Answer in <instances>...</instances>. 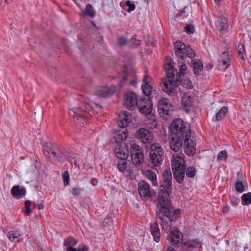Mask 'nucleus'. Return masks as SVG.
<instances>
[{"label":"nucleus","mask_w":251,"mask_h":251,"mask_svg":"<svg viewBox=\"0 0 251 251\" xmlns=\"http://www.w3.org/2000/svg\"><path fill=\"white\" fill-rule=\"evenodd\" d=\"M169 143L171 150L178 151L184 143L185 152L189 156H193L195 153V137L190 126L181 119H176L169 127Z\"/></svg>","instance_id":"f257e3e1"},{"label":"nucleus","mask_w":251,"mask_h":251,"mask_svg":"<svg viewBox=\"0 0 251 251\" xmlns=\"http://www.w3.org/2000/svg\"><path fill=\"white\" fill-rule=\"evenodd\" d=\"M157 206L159 211L156 212V217L161 220L160 223L166 231L171 229V223L176 221L181 213L180 209H175L170 200H164L163 203L157 200Z\"/></svg>","instance_id":"f03ea898"},{"label":"nucleus","mask_w":251,"mask_h":251,"mask_svg":"<svg viewBox=\"0 0 251 251\" xmlns=\"http://www.w3.org/2000/svg\"><path fill=\"white\" fill-rule=\"evenodd\" d=\"M174 49L177 61L179 65V72L178 71L177 78L181 80L182 77H184L187 66L185 65L187 58H193L196 56L195 51L189 45H186L180 40L176 41L174 44Z\"/></svg>","instance_id":"7ed1b4c3"},{"label":"nucleus","mask_w":251,"mask_h":251,"mask_svg":"<svg viewBox=\"0 0 251 251\" xmlns=\"http://www.w3.org/2000/svg\"><path fill=\"white\" fill-rule=\"evenodd\" d=\"M174 61L170 58L169 61L165 66V70L167 77V80L163 82L162 90L169 95L174 96L176 94V88L179 86L180 82L177 78V70L173 65Z\"/></svg>","instance_id":"20e7f679"},{"label":"nucleus","mask_w":251,"mask_h":251,"mask_svg":"<svg viewBox=\"0 0 251 251\" xmlns=\"http://www.w3.org/2000/svg\"><path fill=\"white\" fill-rule=\"evenodd\" d=\"M44 155L49 160L53 155V163H63L66 160L70 159L69 150L64 148H59L56 144L45 143L42 147Z\"/></svg>","instance_id":"39448f33"},{"label":"nucleus","mask_w":251,"mask_h":251,"mask_svg":"<svg viewBox=\"0 0 251 251\" xmlns=\"http://www.w3.org/2000/svg\"><path fill=\"white\" fill-rule=\"evenodd\" d=\"M131 114L127 111H123L118 116L117 123L119 127L122 128L118 130L115 133L113 138L115 139V141L119 144L124 143V140L128 136V132L126 128L128 126V124L131 122Z\"/></svg>","instance_id":"423d86ee"},{"label":"nucleus","mask_w":251,"mask_h":251,"mask_svg":"<svg viewBox=\"0 0 251 251\" xmlns=\"http://www.w3.org/2000/svg\"><path fill=\"white\" fill-rule=\"evenodd\" d=\"M163 183H161L158 192L157 200L163 203L164 200H170L173 191L172 175L170 169L165 170L162 174Z\"/></svg>","instance_id":"0eeeda50"},{"label":"nucleus","mask_w":251,"mask_h":251,"mask_svg":"<svg viewBox=\"0 0 251 251\" xmlns=\"http://www.w3.org/2000/svg\"><path fill=\"white\" fill-rule=\"evenodd\" d=\"M93 33L88 34L84 38L79 40L81 43L84 42V47H81L83 49V54L86 60L90 63L94 59L93 49H94V43L92 39Z\"/></svg>","instance_id":"6e6552de"},{"label":"nucleus","mask_w":251,"mask_h":251,"mask_svg":"<svg viewBox=\"0 0 251 251\" xmlns=\"http://www.w3.org/2000/svg\"><path fill=\"white\" fill-rule=\"evenodd\" d=\"M163 150L158 143L152 144L150 150V162L154 166L160 165L163 161Z\"/></svg>","instance_id":"1a4fd4ad"},{"label":"nucleus","mask_w":251,"mask_h":251,"mask_svg":"<svg viewBox=\"0 0 251 251\" xmlns=\"http://www.w3.org/2000/svg\"><path fill=\"white\" fill-rule=\"evenodd\" d=\"M85 110L80 107H74L72 109H70L69 115L72 116L75 120L76 119L77 121L80 120V121L84 120L85 117L87 118L86 115V113H88L89 116L92 117L93 114H94L93 106L89 103H87L85 104Z\"/></svg>","instance_id":"9d476101"},{"label":"nucleus","mask_w":251,"mask_h":251,"mask_svg":"<svg viewBox=\"0 0 251 251\" xmlns=\"http://www.w3.org/2000/svg\"><path fill=\"white\" fill-rule=\"evenodd\" d=\"M174 106L165 98H162L157 102V110L161 117L167 119V116L173 114Z\"/></svg>","instance_id":"9b49d317"},{"label":"nucleus","mask_w":251,"mask_h":251,"mask_svg":"<svg viewBox=\"0 0 251 251\" xmlns=\"http://www.w3.org/2000/svg\"><path fill=\"white\" fill-rule=\"evenodd\" d=\"M135 137L142 143L150 144L153 139V134L149 129L141 127L134 133Z\"/></svg>","instance_id":"f8f14e48"},{"label":"nucleus","mask_w":251,"mask_h":251,"mask_svg":"<svg viewBox=\"0 0 251 251\" xmlns=\"http://www.w3.org/2000/svg\"><path fill=\"white\" fill-rule=\"evenodd\" d=\"M137 107L139 111L145 115L151 114L152 110V102L151 98H146L145 97L139 98Z\"/></svg>","instance_id":"ddd939ff"},{"label":"nucleus","mask_w":251,"mask_h":251,"mask_svg":"<svg viewBox=\"0 0 251 251\" xmlns=\"http://www.w3.org/2000/svg\"><path fill=\"white\" fill-rule=\"evenodd\" d=\"M124 105L129 110H133L137 106L139 100L136 94L134 92H129L125 94Z\"/></svg>","instance_id":"4468645a"},{"label":"nucleus","mask_w":251,"mask_h":251,"mask_svg":"<svg viewBox=\"0 0 251 251\" xmlns=\"http://www.w3.org/2000/svg\"><path fill=\"white\" fill-rule=\"evenodd\" d=\"M138 191L141 198H152L156 193L153 189L150 190V185L145 180H141L138 183Z\"/></svg>","instance_id":"2eb2a0df"},{"label":"nucleus","mask_w":251,"mask_h":251,"mask_svg":"<svg viewBox=\"0 0 251 251\" xmlns=\"http://www.w3.org/2000/svg\"><path fill=\"white\" fill-rule=\"evenodd\" d=\"M116 91V87L113 85L110 86H100L95 91V95L100 99H104L112 96Z\"/></svg>","instance_id":"dca6fc26"},{"label":"nucleus","mask_w":251,"mask_h":251,"mask_svg":"<svg viewBox=\"0 0 251 251\" xmlns=\"http://www.w3.org/2000/svg\"><path fill=\"white\" fill-rule=\"evenodd\" d=\"M114 153L120 160H126L129 154V147L127 143L119 144L115 149Z\"/></svg>","instance_id":"f3484780"},{"label":"nucleus","mask_w":251,"mask_h":251,"mask_svg":"<svg viewBox=\"0 0 251 251\" xmlns=\"http://www.w3.org/2000/svg\"><path fill=\"white\" fill-rule=\"evenodd\" d=\"M167 239L172 243L174 246L179 247L183 241V236L179 229L176 228L170 232Z\"/></svg>","instance_id":"a211bd4d"},{"label":"nucleus","mask_w":251,"mask_h":251,"mask_svg":"<svg viewBox=\"0 0 251 251\" xmlns=\"http://www.w3.org/2000/svg\"><path fill=\"white\" fill-rule=\"evenodd\" d=\"M181 245V251H192L197 247L201 248V243L198 239L189 240L180 244Z\"/></svg>","instance_id":"6ab92c4d"},{"label":"nucleus","mask_w":251,"mask_h":251,"mask_svg":"<svg viewBox=\"0 0 251 251\" xmlns=\"http://www.w3.org/2000/svg\"><path fill=\"white\" fill-rule=\"evenodd\" d=\"M26 193V190L25 187H21L19 185L13 186L11 190L10 194L13 198L17 200L25 197Z\"/></svg>","instance_id":"aec40b11"},{"label":"nucleus","mask_w":251,"mask_h":251,"mask_svg":"<svg viewBox=\"0 0 251 251\" xmlns=\"http://www.w3.org/2000/svg\"><path fill=\"white\" fill-rule=\"evenodd\" d=\"M82 17L83 18L86 19V24L89 25L91 24L93 26H94V21L92 20L88 19L87 17H90L91 19L94 17V10L93 9L92 5L88 3L86 5L85 8L82 10Z\"/></svg>","instance_id":"412c9836"},{"label":"nucleus","mask_w":251,"mask_h":251,"mask_svg":"<svg viewBox=\"0 0 251 251\" xmlns=\"http://www.w3.org/2000/svg\"><path fill=\"white\" fill-rule=\"evenodd\" d=\"M229 54L228 52H224L222 53L219 59L218 69L225 71L229 66Z\"/></svg>","instance_id":"4be33fe9"},{"label":"nucleus","mask_w":251,"mask_h":251,"mask_svg":"<svg viewBox=\"0 0 251 251\" xmlns=\"http://www.w3.org/2000/svg\"><path fill=\"white\" fill-rule=\"evenodd\" d=\"M184 163L185 161L183 157L176 156L174 160L172 161L173 172L180 171L181 169L186 168Z\"/></svg>","instance_id":"5701e85b"},{"label":"nucleus","mask_w":251,"mask_h":251,"mask_svg":"<svg viewBox=\"0 0 251 251\" xmlns=\"http://www.w3.org/2000/svg\"><path fill=\"white\" fill-rule=\"evenodd\" d=\"M190 66L193 69L196 76H199L203 69V63L199 59L191 58Z\"/></svg>","instance_id":"b1692460"},{"label":"nucleus","mask_w":251,"mask_h":251,"mask_svg":"<svg viewBox=\"0 0 251 251\" xmlns=\"http://www.w3.org/2000/svg\"><path fill=\"white\" fill-rule=\"evenodd\" d=\"M77 243L78 241L75 238L68 236L64 239L63 246L66 248V251H72Z\"/></svg>","instance_id":"393cba45"},{"label":"nucleus","mask_w":251,"mask_h":251,"mask_svg":"<svg viewBox=\"0 0 251 251\" xmlns=\"http://www.w3.org/2000/svg\"><path fill=\"white\" fill-rule=\"evenodd\" d=\"M150 231L153 236V240L156 242H159L160 241V231L157 222L151 224Z\"/></svg>","instance_id":"a878e982"},{"label":"nucleus","mask_w":251,"mask_h":251,"mask_svg":"<svg viewBox=\"0 0 251 251\" xmlns=\"http://www.w3.org/2000/svg\"><path fill=\"white\" fill-rule=\"evenodd\" d=\"M181 103L185 110L189 111L193 105V98L188 94H184L182 98Z\"/></svg>","instance_id":"bb28decb"},{"label":"nucleus","mask_w":251,"mask_h":251,"mask_svg":"<svg viewBox=\"0 0 251 251\" xmlns=\"http://www.w3.org/2000/svg\"><path fill=\"white\" fill-rule=\"evenodd\" d=\"M216 25L217 29L221 31L226 30L228 26L227 20L224 16L219 17Z\"/></svg>","instance_id":"cd10ccee"},{"label":"nucleus","mask_w":251,"mask_h":251,"mask_svg":"<svg viewBox=\"0 0 251 251\" xmlns=\"http://www.w3.org/2000/svg\"><path fill=\"white\" fill-rule=\"evenodd\" d=\"M130 157L133 164L136 166L141 165L144 161V155L143 152L136 153L134 155H131Z\"/></svg>","instance_id":"c85d7f7f"},{"label":"nucleus","mask_w":251,"mask_h":251,"mask_svg":"<svg viewBox=\"0 0 251 251\" xmlns=\"http://www.w3.org/2000/svg\"><path fill=\"white\" fill-rule=\"evenodd\" d=\"M144 175L149 179L151 181V183L153 186H158L157 176L154 171L151 170H147L144 172Z\"/></svg>","instance_id":"c756f323"},{"label":"nucleus","mask_w":251,"mask_h":251,"mask_svg":"<svg viewBox=\"0 0 251 251\" xmlns=\"http://www.w3.org/2000/svg\"><path fill=\"white\" fill-rule=\"evenodd\" d=\"M185 170L186 168L181 169L180 171L173 172L174 177L179 184L182 183L184 180Z\"/></svg>","instance_id":"7c9ffc66"},{"label":"nucleus","mask_w":251,"mask_h":251,"mask_svg":"<svg viewBox=\"0 0 251 251\" xmlns=\"http://www.w3.org/2000/svg\"><path fill=\"white\" fill-rule=\"evenodd\" d=\"M21 234L17 230L14 231H10L8 232L7 236L8 239L12 242H20V240L19 237L21 236Z\"/></svg>","instance_id":"2f4dec72"},{"label":"nucleus","mask_w":251,"mask_h":251,"mask_svg":"<svg viewBox=\"0 0 251 251\" xmlns=\"http://www.w3.org/2000/svg\"><path fill=\"white\" fill-rule=\"evenodd\" d=\"M141 40L136 39V36L134 35L129 40V47L132 49H136L141 44Z\"/></svg>","instance_id":"473e14b6"},{"label":"nucleus","mask_w":251,"mask_h":251,"mask_svg":"<svg viewBox=\"0 0 251 251\" xmlns=\"http://www.w3.org/2000/svg\"><path fill=\"white\" fill-rule=\"evenodd\" d=\"M228 108L224 106L222 107L219 112L216 114V119L217 121H221L222 119L225 116L228 112Z\"/></svg>","instance_id":"72a5a7b5"},{"label":"nucleus","mask_w":251,"mask_h":251,"mask_svg":"<svg viewBox=\"0 0 251 251\" xmlns=\"http://www.w3.org/2000/svg\"><path fill=\"white\" fill-rule=\"evenodd\" d=\"M142 89L143 92V94L147 96L148 97H150V96L151 94V93L153 89V87L152 85L150 84H148L147 85H142Z\"/></svg>","instance_id":"f704fd0d"},{"label":"nucleus","mask_w":251,"mask_h":251,"mask_svg":"<svg viewBox=\"0 0 251 251\" xmlns=\"http://www.w3.org/2000/svg\"><path fill=\"white\" fill-rule=\"evenodd\" d=\"M243 205H248L251 203V193L249 192L243 194L241 197Z\"/></svg>","instance_id":"c9c22d12"},{"label":"nucleus","mask_w":251,"mask_h":251,"mask_svg":"<svg viewBox=\"0 0 251 251\" xmlns=\"http://www.w3.org/2000/svg\"><path fill=\"white\" fill-rule=\"evenodd\" d=\"M197 170L194 166H190L186 170H185L186 175L187 176L191 178H193L196 175Z\"/></svg>","instance_id":"e433bc0d"},{"label":"nucleus","mask_w":251,"mask_h":251,"mask_svg":"<svg viewBox=\"0 0 251 251\" xmlns=\"http://www.w3.org/2000/svg\"><path fill=\"white\" fill-rule=\"evenodd\" d=\"M142 152L141 147L136 144H132L130 146V155L136 154V153Z\"/></svg>","instance_id":"4c0bfd02"},{"label":"nucleus","mask_w":251,"mask_h":251,"mask_svg":"<svg viewBox=\"0 0 251 251\" xmlns=\"http://www.w3.org/2000/svg\"><path fill=\"white\" fill-rule=\"evenodd\" d=\"M127 167L126 160H120L117 164V168L119 171L124 173Z\"/></svg>","instance_id":"58836bf2"},{"label":"nucleus","mask_w":251,"mask_h":251,"mask_svg":"<svg viewBox=\"0 0 251 251\" xmlns=\"http://www.w3.org/2000/svg\"><path fill=\"white\" fill-rule=\"evenodd\" d=\"M180 84L182 85H185L187 88H191L192 82L190 80L187 76L182 77L181 80L179 81Z\"/></svg>","instance_id":"ea45409f"},{"label":"nucleus","mask_w":251,"mask_h":251,"mask_svg":"<svg viewBox=\"0 0 251 251\" xmlns=\"http://www.w3.org/2000/svg\"><path fill=\"white\" fill-rule=\"evenodd\" d=\"M235 186L236 190L239 193H242L244 191V185L243 182L240 180L236 181Z\"/></svg>","instance_id":"a19ab883"},{"label":"nucleus","mask_w":251,"mask_h":251,"mask_svg":"<svg viewBox=\"0 0 251 251\" xmlns=\"http://www.w3.org/2000/svg\"><path fill=\"white\" fill-rule=\"evenodd\" d=\"M62 176L63 180L64 185L65 186H68L70 181V175L68 171H65L63 173Z\"/></svg>","instance_id":"79ce46f5"},{"label":"nucleus","mask_w":251,"mask_h":251,"mask_svg":"<svg viewBox=\"0 0 251 251\" xmlns=\"http://www.w3.org/2000/svg\"><path fill=\"white\" fill-rule=\"evenodd\" d=\"M31 204V202L29 200H26L25 201V213L26 215H30V214L32 212V210L30 207Z\"/></svg>","instance_id":"37998d69"},{"label":"nucleus","mask_w":251,"mask_h":251,"mask_svg":"<svg viewBox=\"0 0 251 251\" xmlns=\"http://www.w3.org/2000/svg\"><path fill=\"white\" fill-rule=\"evenodd\" d=\"M185 31L188 35L193 34L195 31V26L193 25L188 24L185 27Z\"/></svg>","instance_id":"c03bdc74"},{"label":"nucleus","mask_w":251,"mask_h":251,"mask_svg":"<svg viewBox=\"0 0 251 251\" xmlns=\"http://www.w3.org/2000/svg\"><path fill=\"white\" fill-rule=\"evenodd\" d=\"M237 50L239 56L243 59H244L243 53L244 52V46L243 44L239 43L238 45Z\"/></svg>","instance_id":"a18cd8bd"},{"label":"nucleus","mask_w":251,"mask_h":251,"mask_svg":"<svg viewBox=\"0 0 251 251\" xmlns=\"http://www.w3.org/2000/svg\"><path fill=\"white\" fill-rule=\"evenodd\" d=\"M127 43V39L125 37H120L118 39L117 44L119 46L122 47L125 46Z\"/></svg>","instance_id":"49530a36"},{"label":"nucleus","mask_w":251,"mask_h":251,"mask_svg":"<svg viewBox=\"0 0 251 251\" xmlns=\"http://www.w3.org/2000/svg\"><path fill=\"white\" fill-rule=\"evenodd\" d=\"M72 251H88V248L85 244L79 245L77 248H75Z\"/></svg>","instance_id":"de8ad7c7"},{"label":"nucleus","mask_w":251,"mask_h":251,"mask_svg":"<svg viewBox=\"0 0 251 251\" xmlns=\"http://www.w3.org/2000/svg\"><path fill=\"white\" fill-rule=\"evenodd\" d=\"M112 219L111 217H106L103 221L102 226H109L112 224Z\"/></svg>","instance_id":"09e8293b"},{"label":"nucleus","mask_w":251,"mask_h":251,"mask_svg":"<svg viewBox=\"0 0 251 251\" xmlns=\"http://www.w3.org/2000/svg\"><path fill=\"white\" fill-rule=\"evenodd\" d=\"M227 158L226 152L225 151H220L217 156V159L218 160H223Z\"/></svg>","instance_id":"8fccbe9b"},{"label":"nucleus","mask_w":251,"mask_h":251,"mask_svg":"<svg viewBox=\"0 0 251 251\" xmlns=\"http://www.w3.org/2000/svg\"><path fill=\"white\" fill-rule=\"evenodd\" d=\"M81 190H82V189L78 187H74L72 189V194L75 197H78L80 195Z\"/></svg>","instance_id":"3c124183"},{"label":"nucleus","mask_w":251,"mask_h":251,"mask_svg":"<svg viewBox=\"0 0 251 251\" xmlns=\"http://www.w3.org/2000/svg\"><path fill=\"white\" fill-rule=\"evenodd\" d=\"M151 79V77L150 75L148 74H145L143 79V84L142 85H147L148 84H150V80Z\"/></svg>","instance_id":"603ef678"},{"label":"nucleus","mask_w":251,"mask_h":251,"mask_svg":"<svg viewBox=\"0 0 251 251\" xmlns=\"http://www.w3.org/2000/svg\"><path fill=\"white\" fill-rule=\"evenodd\" d=\"M69 156H70V159L69 160H66V161H68L71 164H74L75 166H77V162L76 161V159L75 158V157H73L72 155V153L69 151Z\"/></svg>","instance_id":"864d4df0"},{"label":"nucleus","mask_w":251,"mask_h":251,"mask_svg":"<svg viewBox=\"0 0 251 251\" xmlns=\"http://www.w3.org/2000/svg\"><path fill=\"white\" fill-rule=\"evenodd\" d=\"M126 5L129 7L128 11H133L135 8V5L134 3H131L129 0L126 1Z\"/></svg>","instance_id":"5fc2aeb1"},{"label":"nucleus","mask_w":251,"mask_h":251,"mask_svg":"<svg viewBox=\"0 0 251 251\" xmlns=\"http://www.w3.org/2000/svg\"><path fill=\"white\" fill-rule=\"evenodd\" d=\"M75 4L77 5V6L81 9V4L85 2V0H73Z\"/></svg>","instance_id":"6e6d98bb"},{"label":"nucleus","mask_w":251,"mask_h":251,"mask_svg":"<svg viewBox=\"0 0 251 251\" xmlns=\"http://www.w3.org/2000/svg\"><path fill=\"white\" fill-rule=\"evenodd\" d=\"M229 209H230L229 206L226 205L223 207V210H222L223 212L224 213H227L229 211Z\"/></svg>","instance_id":"4d7b16f0"},{"label":"nucleus","mask_w":251,"mask_h":251,"mask_svg":"<svg viewBox=\"0 0 251 251\" xmlns=\"http://www.w3.org/2000/svg\"><path fill=\"white\" fill-rule=\"evenodd\" d=\"M231 201H232V203H234V204L235 205H236L238 204L239 203V202H240L239 200V199H235L234 200H231Z\"/></svg>","instance_id":"13d9d810"},{"label":"nucleus","mask_w":251,"mask_h":251,"mask_svg":"<svg viewBox=\"0 0 251 251\" xmlns=\"http://www.w3.org/2000/svg\"><path fill=\"white\" fill-rule=\"evenodd\" d=\"M146 45L149 46H153V43L151 40H148L146 42Z\"/></svg>","instance_id":"bf43d9fd"},{"label":"nucleus","mask_w":251,"mask_h":251,"mask_svg":"<svg viewBox=\"0 0 251 251\" xmlns=\"http://www.w3.org/2000/svg\"><path fill=\"white\" fill-rule=\"evenodd\" d=\"M38 208L39 209H42L44 208V205L43 203H39L37 205Z\"/></svg>","instance_id":"052dcab7"},{"label":"nucleus","mask_w":251,"mask_h":251,"mask_svg":"<svg viewBox=\"0 0 251 251\" xmlns=\"http://www.w3.org/2000/svg\"><path fill=\"white\" fill-rule=\"evenodd\" d=\"M166 251H176V250L171 246L169 247Z\"/></svg>","instance_id":"680f3d73"},{"label":"nucleus","mask_w":251,"mask_h":251,"mask_svg":"<svg viewBox=\"0 0 251 251\" xmlns=\"http://www.w3.org/2000/svg\"><path fill=\"white\" fill-rule=\"evenodd\" d=\"M130 84L132 86H135L137 84V82L136 81V80H132L130 81Z\"/></svg>","instance_id":"e2e57ef3"},{"label":"nucleus","mask_w":251,"mask_h":251,"mask_svg":"<svg viewBox=\"0 0 251 251\" xmlns=\"http://www.w3.org/2000/svg\"><path fill=\"white\" fill-rule=\"evenodd\" d=\"M214 0V2H215V3L216 4V5H220L219 3L221 1V0Z\"/></svg>","instance_id":"0e129e2a"},{"label":"nucleus","mask_w":251,"mask_h":251,"mask_svg":"<svg viewBox=\"0 0 251 251\" xmlns=\"http://www.w3.org/2000/svg\"><path fill=\"white\" fill-rule=\"evenodd\" d=\"M91 184L94 186V178H92L90 181Z\"/></svg>","instance_id":"69168bd1"},{"label":"nucleus","mask_w":251,"mask_h":251,"mask_svg":"<svg viewBox=\"0 0 251 251\" xmlns=\"http://www.w3.org/2000/svg\"><path fill=\"white\" fill-rule=\"evenodd\" d=\"M4 1L6 3H7V4H9V3H10L12 1V0H4Z\"/></svg>","instance_id":"338daca9"},{"label":"nucleus","mask_w":251,"mask_h":251,"mask_svg":"<svg viewBox=\"0 0 251 251\" xmlns=\"http://www.w3.org/2000/svg\"><path fill=\"white\" fill-rule=\"evenodd\" d=\"M207 67H209L210 69L212 68L213 65L209 63Z\"/></svg>","instance_id":"774afa93"}]
</instances>
